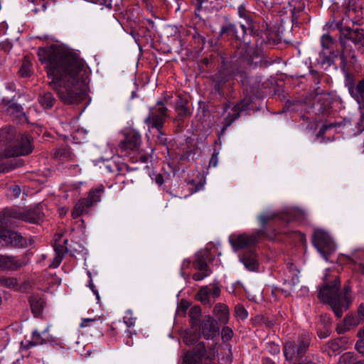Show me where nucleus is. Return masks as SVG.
<instances>
[{"mask_svg": "<svg viewBox=\"0 0 364 364\" xmlns=\"http://www.w3.org/2000/svg\"><path fill=\"white\" fill-rule=\"evenodd\" d=\"M38 56L60 100L65 104L80 101L87 78L84 61L76 54L55 48H39Z\"/></svg>", "mask_w": 364, "mask_h": 364, "instance_id": "obj_1", "label": "nucleus"}, {"mask_svg": "<svg viewBox=\"0 0 364 364\" xmlns=\"http://www.w3.org/2000/svg\"><path fill=\"white\" fill-rule=\"evenodd\" d=\"M323 284L318 294V299L323 303L328 304L338 318H341L343 311L347 310L352 299L350 296L351 287L346 285L343 288V295L340 293V278L335 274H325Z\"/></svg>", "mask_w": 364, "mask_h": 364, "instance_id": "obj_2", "label": "nucleus"}, {"mask_svg": "<svg viewBox=\"0 0 364 364\" xmlns=\"http://www.w3.org/2000/svg\"><path fill=\"white\" fill-rule=\"evenodd\" d=\"M232 77H235L240 81L242 86L247 90L250 87L254 90L258 87L257 79L249 76L247 70L242 67H237L235 65L223 63L222 68L213 77L215 82L214 90L220 97L225 96V90L230 89V82Z\"/></svg>", "mask_w": 364, "mask_h": 364, "instance_id": "obj_3", "label": "nucleus"}, {"mask_svg": "<svg viewBox=\"0 0 364 364\" xmlns=\"http://www.w3.org/2000/svg\"><path fill=\"white\" fill-rule=\"evenodd\" d=\"M310 337L304 334L294 341H287L284 346V355L287 360L298 361V363L304 360L303 355L309 349Z\"/></svg>", "mask_w": 364, "mask_h": 364, "instance_id": "obj_4", "label": "nucleus"}, {"mask_svg": "<svg viewBox=\"0 0 364 364\" xmlns=\"http://www.w3.org/2000/svg\"><path fill=\"white\" fill-rule=\"evenodd\" d=\"M312 243L322 257L327 260L328 256L336 249V245L327 232L316 229L312 235Z\"/></svg>", "mask_w": 364, "mask_h": 364, "instance_id": "obj_5", "label": "nucleus"}, {"mask_svg": "<svg viewBox=\"0 0 364 364\" xmlns=\"http://www.w3.org/2000/svg\"><path fill=\"white\" fill-rule=\"evenodd\" d=\"M167 108L161 101L157 102L156 105L149 109V115L144 119V123L147 124L149 129H161L164 124L168 117Z\"/></svg>", "mask_w": 364, "mask_h": 364, "instance_id": "obj_6", "label": "nucleus"}, {"mask_svg": "<svg viewBox=\"0 0 364 364\" xmlns=\"http://www.w3.org/2000/svg\"><path fill=\"white\" fill-rule=\"evenodd\" d=\"M267 237L263 230L254 232L251 235H233L229 237V241L235 251L251 247L259 240Z\"/></svg>", "mask_w": 364, "mask_h": 364, "instance_id": "obj_7", "label": "nucleus"}, {"mask_svg": "<svg viewBox=\"0 0 364 364\" xmlns=\"http://www.w3.org/2000/svg\"><path fill=\"white\" fill-rule=\"evenodd\" d=\"M214 358L212 350H206L205 345L200 342L197 343L191 354H186L183 358V364H208Z\"/></svg>", "mask_w": 364, "mask_h": 364, "instance_id": "obj_8", "label": "nucleus"}, {"mask_svg": "<svg viewBox=\"0 0 364 364\" xmlns=\"http://www.w3.org/2000/svg\"><path fill=\"white\" fill-rule=\"evenodd\" d=\"M250 104V100H244L237 105H232V103L229 102L225 105L222 134L224 133L226 129L240 117L241 111L245 110L248 108Z\"/></svg>", "mask_w": 364, "mask_h": 364, "instance_id": "obj_9", "label": "nucleus"}, {"mask_svg": "<svg viewBox=\"0 0 364 364\" xmlns=\"http://www.w3.org/2000/svg\"><path fill=\"white\" fill-rule=\"evenodd\" d=\"M32 150L31 136L28 134H22L12 145L6 148V153L9 157H14L29 154Z\"/></svg>", "mask_w": 364, "mask_h": 364, "instance_id": "obj_10", "label": "nucleus"}, {"mask_svg": "<svg viewBox=\"0 0 364 364\" xmlns=\"http://www.w3.org/2000/svg\"><path fill=\"white\" fill-rule=\"evenodd\" d=\"M28 240L17 232L2 230L0 232V250L9 247H25Z\"/></svg>", "mask_w": 364, "mask_h": 364, "instance_id": "obj_11", "label": "nucleus"}, {"mask_svg": "<svg viewBox=\"0 0 364 364\" xmlns=\"http://www.w3.org/2000/svg\"><path fill=\"white\" fill-rule=\"evenodd\" d=\"M68 240L63 239L62 235H55L54 238V243L53 245L55 251V257L53 261L49 264V267L52 268L58 267L65 252L69 251L68 247Z\"/></svg>", "mask_w": 364, "mask_h": 364, "instance_id": "obj_12", "label": "nucleus"}, {"mask_svg": "<svg viewBox=\"0 0 364 364\" xmlns=\"http://www.w3.org/2000/svg\"><path fill=\"white\" fill-rule=\"evenodd\" d=\"M200 334L207 340L215 341L220 332V328L217 322L210 316L204 318L200 324Z\"/></svg>", "mask_w": 364, "mask_h": 364, "instance_id": "obj_13", "label": "nucleus"}, {"mask_svg": "<svg viewBox=\"0 0 364 364\" xmlns=\"http://www.w3.org/2000/svg\"><path fill=\"white\" fill-rule=\"evenodd\" d=\"M141 143V135L135 130L127 132L124 139L119 144L124 151H137Z\"/></svg>", "mask_w": 364, "mask_h": 364, "instance_id": "obj_14", "label": "nucleus"}, {"mask_svg": "<svg viewBox=\"0 0 364 364\" xmlns=\"http://www.w3.org/2000/svg\"><path fill=\"white\" fill-rule=\"evenodd\" d=\"M210 251L208 249L198 251L195 255L193 267L195 269L201 272H213L214 269L210 267L211 264H208L210 258Z\"/></svg>", "mask_w": 364, "mask_h": 364, "instance_id": "obj_15", "label": "nucleus"}, {"mask_svg": "<svg viewBox=\"0 0 364 364\" xmlns=\"http://www.w3.org/2000/svg\"><path fill=\"white\" fill-rule=\"evenodd\" d=\"M347 87L350 96L360 107H364V77L356 84L353 82H348Z\"/></svg>", "mask_w": 364, "mask_h": 364, "instance_id": "obj_16", "label": "nucleus"}, {"mask_svg": "<svg viewBox=\"0 0 364 364\" xmlns=\"http://www.w3.org/2000/svg\"><path fill=\"white\" fill-rule=\"evenodd\" d=\"M0 285L15 290L26 291L31 287V283L26 282L23 284H18L15 277L6 274H0Z\"/></svg>", "mask_w": 364, "mask_h": 364, "instance_id": "obj_17", "label": "nucleus"}, {"mask_svg": "<svg viewBox=\"0 0 364 364\" xmlns=\"http://www.w3.org/2000/svg\"><path fill=\"white\" fill-rule=\"evenodd\" d=\"M24 265V262L14 256L0 255V268L3 270L16 271Z\"/></svg>", "mask_w": 364, "mask_h": 364, "instance_id": "obj_18", "label": "nucleus"}, {"mask_svg": "<svg viewBox=\"0 0 364 364\" xmlns=\"http://www.w3.org/2000/svg\"><path fill=\"white\" fill-rule=\"evenodd\" d=\"M92 207L91 202L85 198H81L75 204L71 215L74 219L77 218L84 214H87Z\"/></svg>", "mask_w": 364, "mask_h": 364, "instance_id": "obj_19", "label": "nucleus"}, {"mask_svg": "<svg viewBox=\"0 0 364 364\" xmlns=\"http://www.w3.org/2000/svg\"><path fill=\"white\" fill-rule=\"evenodd\" d=\"M213 315L220 323H228L230 317L228 306L223 304H217L213 309Z\"/></svg>", "mask_w": 364, "mask_h": 364, "instance_id": "obj_20", "label": "nucleus"}, {"mask_svg": "<svg viewBox=\"0 0 364 364\" xmlns=\"http://www.w3.org/2000/svg\"><path fill=\"white\" fill-rule=\"evenodd\" d=\"M257 255L252 250L245 252L240 258V261L244 264L248 271L255 272L257 269Z\"/></svg>", "mask_w": 364, "mask_h": 364, "instance_id": "obj_21", "label": "nucleus"}, {"mask_svg": "<svg viewBox=\"0 0 364 364\" xmlns=\"http://www.w3.org/2000/svg\"><path fill=\"white\" fill-rule=\"evenodd\" d=\"M29 302L34 316H40L46 305L44 299L38 296H32L30 297Z\"/></svg>", "mask_w": 364, "mask_h": 364, "instance_id": "obj_22", "label": "nucleus"}, {"mask_svg": "<svg viewBox=\"0 0 364 364\" xmlns=\"http://www.w3.org/2000/svg\"><path fill=\"white\" fill-rule=\"evenodd\" d=\"M346 39L350 40L355 46H363L364 34L359 29H348L344 34Z\"/></svg>", "mask_w": 364, "mask_h": 364, "instance_id": "obj_23", "label": "nucleus"}, {"mask_svg": "<svg viewBox=\"0 0 364 364\" xmlns=\"http://www.w3.org/2000/svg\"><path fill=\"white\" fill-rule=\"evenodd\" d=\"M51 340V336H43L38 330H34L32 332L31 340L28 341V343L26 345V348L43 345Z\"/></svg>", "mask_w": 364, "mask_h": 364, "instance_id": "obj_24", "label": "nucleus"}, {"mask_svg": "<svg viewBox=\"0 0 364 364\" xmlns=\"http://www.w3.org/2000/svg\"><path fill=\"white\" fill-rule=\"evenodd\" d=\"M195 326L191 325V327L186 331L183 334V341L188 346L196 344L200 337V332L197 328H195Z\"/></svg>", "mask_w": 364, "mask_h": 364, "instance_id": "obj_25", "label": "nucleus"}, {"mask_svg": "<svg viewBox=\"0 0 364 364\" xmlns=\"http://www.w3.org/2000/svg\"><path fill=\"white\" fill-rule=\"evenodd\" d=\"M349 259L358 266L356 271L364 273V263L360 262V260L364 259V247L355 250L351 253Z\"/></svg>", "mask_w": 364, "mask_h": 364, "instance_id": "obj_26", "label": "nucleus"}, {"mask_svg": "<svg viewBox=\"0 0 364 364\" xmlns=\"http://www.w3.org/2000/svg\"><path fill=\"white\" fill-rule=\"evenodd\" d=\"M9 215L32 223H36L41 219L40 215H36L32 211H25L21 213H17L16 212L9 213Z\"/></svg>", "mask_w": 364, "mask_h": 364, "instance_id": "obj_27", "label": "nucleus"}, {"mask_svg": "<svg viewBox=\"0 0 364 364\" xmlns=\"http://www.w3.org/2000/svg\"><path fill=\"white\" fill-rule=\"evenodd\" d=\"M175 110L178 114L176 120L180 121L182 120L183 118L188 117L191 114V112L188 107L187 106V102L182 100H179L175 106Z\"/></svg>", "mask_w": 364, "mask_h": 364, "instance_id": "obj_28", "label": "nucleus"}, {"mask_svg": "<svg viewBox=\"0 0 364 364\" xmlns=\"http://www.w3.org/2000/svg\"><path fill=\"white\" fill-rule=\"evenodd\" d=\"M104 186L98 185L97 187L93 188L90 191L88 196L85 199L87 200V201L91 202L92 205L93 206L95 203L100 201L101 196L104 193Z\"/></svg>", "mask_w": 364, "mask_h": 364, "instance_id": "obj_29", "label": "nucleus"}, {"mask_svg": "<svg viewBox=\"0 0 364 364\" xmlns=\"http://www.w3.org/2000/svg\"><path fill=\"white\" fill-rule=\"evenodd\" d=\"M338 364H364V360L358 359L353 353L347 352L339 358Z\"/></svg>", "mask_w": 364, "mask_h": 364, "instance_id": "obj_30", "label": "nucleus"}, {"mask_svg": "<svg viewBox=\"0 0 364 364\" xmlns=\"http://www.w3.org/2000/svg\"><path fill=\"white\" fill-rule=\"evenodd\" d=\"M38 101L44 108L50 109L53 106L56 100L51 92H47L39 96Z\"/></svg>", "mask_w": 364, "mask_h": 364, "instance_id": "obj_31", "label": "nucleus"}, {"mask_svg": "<svg viewBox=\"0 0 364 364\" xmlns=\"http://www.w3.org/2000/svg\"><path fill=\"white\" fill-rule=\"evenodd\" d=\"M54 157L63 161L70 160L73 157V154L68 147H60L56 149L53 153Z\"/></svg>", "mask_w": 364, "mask_h": 364, "instance_id": "obj_32", "label": "nucleus"}, {"mask_svg": "<svg viewBox=\"0 0 364 364\" xmlns=\"http://www.w3.org/2000/svg\"><path fill=\"white\" fill-rule=\"evenodd\" d=\"M197 299L203 304H210L212 300L209 294V287H201L197 293Z\"/></svg>", "mask_w": 364, "mask_h": 364, "instance_id": "obj_33", "label": "nucleus"}, {"mask_svg": "<svg viewBox=\"0 0 364 364\" xmlns=\"http://www.w3.org/2000/svg\"><path fill=\"white\" fill-rule=\"evenodd\" d=\"M15 134L14 128L9 127L0 129V142H7L10 141Z\"/></svg>", "mask_w": 364, "mask_h": 364, "instance_id": "obj_34", "label": "nucleus"}, {"mask_svg": "<svg viewBox=\"0 0 364 364\" xmlns=\"http://www.w3.org/2000/svg\"><path fill=\"white\" fill-rule=\"evenodd\" d=\"M201 314L200 307L198 306H193L189 311V316L192 326H196Z\"/></svg>", "mask_w": 364, "mask_h": 364, "instance_id": "obj_35", "label": "nucleus"}, {"mask_svg": "<svg viewBox=\"0 0 364 364\" xmlns=\"http://www.w3.org/2000/svg\"><path fill=\"white\" fill-rule=\"evenodd\" d=\"M235 316L240 320H245L247 318L248 313L245 307L241 304H237L235 307Z\"/></svg>", "mask_w": 364, "mask_h": 364, "instance_id": "obj_36", "label": "nucleus"}, {"mask_svg": "<svg viewBox=\"0 0 364 364\" xmlns=\"http://www.w3.org/2000/svg\"><path fill=\"white\" fill-rule=\"evenodd\" d=\"M124 324L131 328L135 325L136 318L133 316V312L131 310H127L123 317Z\"/></svg>", "mask_w": 364, "mask_h": 364, "instance_id": "obj_37", "label": "nucleus"}, {"mask_svg": "<svg viewBox=\"0 0 364 364\" xmlns=\"http://www.w3.org/2000/svg\"><path fill=\"white\" fill-rule=\"evenodd\" d=\"M19 73L21 76L23 77H27L31 75V63L28 60H24L20 68Z\"/></svg>", "mask_w": 364, "mask_h": 364, "instance_id": "obj_38", "label": "nucleus"}, {"mask_svg": "<svg viewBox=\"0 0 364 364\" xmlns=\"http://www.w3.org/2000/svg\"><path fill=\"white\" fill-rule=\"evenodd\" d=\"M236 33H237V29H236L235 26L231 23L224 25L221 27V30H220L221 35L228 34L231 36H235Z\"/></svg>", "mask_w": 364, "mask_h": 364, "instance_id": "obj_39", "label": "nucleus"}, {"mask_svg": "<svg viewBox=\"0 0 364 364\" xmlns=\"http://www.w3.org/2000/svg\"><path fill=\"white\" fill-rule=\"evenodd\" d=\"M233 336V331L231 328L228 326H224L221 331L222 340L224 342H227L231 340Z\"/></svg>", "mask_w": 364, "mask_h": 364, "instance_id": "obj_40", "label": "nucleus"}, {"mask_svg": "<svg viewBox=\"0 0 364 364\" xmlns=\"http://www.w3.org/2000/svg\"><path fill=\"white\" fill-rule=\"evenodd\" d=\"M321 43L323 49H328L333 43V38L328 34H323L321 38Z\"/></svg>", "mask_w": 364, "mask_h": 364, "instance_id": "obj_41", "label": "nucleus"}, {"mask_svg": "<svg viewBox=\"0 0 364 364\" xmlns=\"http://www.w3.org/2000/svg\"><path fill=\"white\" fill-rule=\"evenodd\" d=\"M276 215L273 213H265L262 214L259 217V220L262 226H264L265 224L272 220Z\"/></svg>", "mask_w": 364, "mask_h": 364, "instance_id": "obj_42", "label": "nucleus"}, {"mask_svg": "<svg viewBox=\"0 0 364 364\" xmlns=\"http://www.w3.org/2000/svg\"><path fill=\"white\" fill-rule=\"evenodd\" d=\"M9 191L10 196L14 197L15 198L19 197L21 194V188L17 185H14L11 186L9 189Z\"/></svg>", "mask_w": 364, "mask_h": 364, "instance_id": "obj_43", "label": "nucleus"}, {"mask_svg": "<svg viewBox=\"0 0 364 364\" xmlns=\"http://www.w3.org/2000/svg\"><path fill=\"white\" fill-rule=\"evenodd\" d=\"M98 320V318H82V321L80 324V328H85L88 327L92 325V323H95Z\"/></svg>", "mask_w": 364, "mask_h": 364, "instance_id": "obj_44", "label": "nucleus"}, {"mask_svg": "<svg viewBox=\"0 0 364 364\" xmlns=\"http://www.w3.org/2000/svg\"><path fill=\"white\" fill-rule=\"evenodd\" d=\"M218 155L219 152L214 149L212 156L210 159L209 166L213 167H216L218 163Z\"/></svg>", "mask_w": 364, "mask_h": 364, "instance_id": "obj_45", "label": "nucleus"}, {"mask_svg": "<svg viewBox=\"0 0 364 364\" xmlns=\"http://www.w3.org/2000/svg\"><path fill=\"white\" fill-rule=\"evenodd\" d=\"M209 294L211 299H215L220 296V289L217 287H209Z\"/></svg>", "mask_w": 364, "mask_h": 364, "instance_id": "obj_46", "label": "nucleus"}, {"mask_svg": "<svg viewBox=\"0 0 364 364\" xmlns=\"http://www.w3.org/2000/svg\"><path fill=\"white\" fill-rule=\"evenodd\" d=\"M350 329V328L344 321L343 323L338 324L336 327V331L338 334L344 333Z\"/></svg>", "mask_w": 364, "mask_h": 364, "instance_id": "obj_47", "label": "nucleus"}, {"mask_svg": "<svg viewBox=\"0 0 364 364\" xmlns=\"http://www.w3.org/2000/svg\"><path fill=\"white\" fill-rule=\"evenodd\" d=\"M238 14L241 18H243L245 19L248 20L250 18V16L247 14V11L243 5H240L238 7Z\"/></svg>", "mask_w": 364, "mask_h": 364, "instance_id": "obj_48", "label": "nucleus"}, {"mask_svg": "<svg viewBox=\"0 0 364 364\" xmlns=\"http://www.w3.org/2000/svg\"><path fill=\"white\" fill-rule=\"evenodd\" d=\"M158 132V136L156 139L157 143L161 145H164L166 143V138L165 137L164 134L162 133L161 129L157 130Z\"/></svg>", "mask_w": 364, "mask_h": 364, "instance_id": "obj_49", "label": "nucleus"}, {"mask_svg": "<svg viewBox=\"0 0 364 364\" xmlns=\"http://www.w3.org/2000/svg\"><path fill=\"white\" fill-rule=\"evenodd\" d=\"M355 349L360 353L364 355V339H359L355 343Z\"/></svg>", "mask_w": 364, "mask_h": 364, "instance_id": "obj_50", "label": "nucleus"}, {"mask_svg": "<svg viewBox=\"0 0 364 364\" xmlns=\"http://www.w3.org/2000/svg\"><path fill=\"white\" fill-rule=\"evenodd\" d=\"M268 350L272 354H277L280 351L279 346L278 345H276L274 343L269 344L268 346Z\"/></svg>", "mask_w": 364, "mask_h": 364, "instance_id": "obj_51", "label": "nucleus"}, {"mask_svg": "<svg viewBox=\"0 0 364 364\" xmlns=\"http://www.w3.org/2000/svg\"><path fill=\"white\" fill-rule=\"evenodd\" d=\"M350 328L357 325L355 319L352 316H346L343 321Z\"/></svg>", "mask_w": 364, "mask_h": 364, "instance_id": "obj_52", "label": "nucleus"}, {"mask_svg": "<svg viewBox=\"0 0 364 364\" xmlns=\"http://www.w3.org/2000/svg\"><path fill=\"white\" fill-rule=\"evenodd\" d=\"M88 287L92 290V291L94 293V294L96 296L97 300L99 301L100 300L99 293H98L97 290L95 289V285H94L91 278H90V279L89 281Z\"/></svg>", "mask_w": 364, "mask_h": 364, "instance_id": "obj_53", "label": "nucleus"}, {"mask_svg": "<svg viewBox=\"0 0 364 364\" xmlns=\"http://www.w3.org/2000/svg\"><path fill=\"white\" fill-rule=\"evenodd\" d=\"M155 182L159 185L161 186L164 183V177L161 174H157L155 177Z\"/></svg>", "mask_w": 364, "mask_h": 364, "instance_id": "obj_54", "label": "nucleus"}, {"mask_svg": "<svg viewBox=\"0 0 364 364\" xmlns=\"http://www.w3.org/2000/svg\"><path fill=\"white\" fill-rule=\"evenodd\" d=\"M298 364H316V363L315 362H314L310 357L306 356V357H305L304 360H302Z\"/></svg>", "mask_w": 364, "mask_h": 364, "instance_id": "obj_55", "label": "nucleus"}, {"mask_svg": "<svg viewBox=\"0 0 364 364\" xmlns=\"http://www.w3.org/2000/svg\"><path fill=\"white\" fill-rule=\"evenodd\" d=\"M330 335V332L328 330H326L325 331L322 332V331H318V336L321 338H325L326 337H328V336Z\"/></svg>", "mask_w": 364, "mask_h": 364, "instance_id": "obj_56", "label": "nucleus"}, {"mask_svg": "<svg viewBox=\"0 0 364 364\" xmlns=\"http://www.w3.org/2000/svg\"><path fill=\"white\" fill-rule=\"evenodd\" d=\"M87 134V132L86 130L83 129H78L75 133V135L73 136V139H78V135H85Z\"/></svg>", "mask_w": 364, "mask_h": 364, "instance_id": "obj_57", "label": "nucleus"}, {"mask_svg": "<svg viewBox=\"0 0 364 364\" xmlns=\"http://www.w3.org/2000/svg\"><path fill=\"white\" fill-rule=\"evenodd\" d=\"M330 347L334 350H339V345L336 341H332L329 343Z\"/></svg>", "mask_w": 364, "mask_h": 364, "instance_id": "obj_58", "label": "nucleus"}, {"mask_svg": "<svg viewBox=\"0 0 364 364\" xmlns=\"http://www.w3.org/2000/svg\"><path fill=\"white\" fill-rule=\"evenodd\" d=\"M279 218H280L281 220H285V221H287V222L290 221V220H291V216L289 215V213H288V214H284V215H279Z\"/></svg>", "mask_w": 364, "mask_h": 364, "instance_id": "obj_59", "label": "nucleus"}, {"mask_svg": "<svg viewBox=\"0 0 364 364\" xmlns=\"http://www.w3.org/2000/svg\"><path fill=\"white\" fill-rule=\"evenodd\" d=\"M193 1L196 3V4H197V6H198V9H201V7H202V5H203L204 3L208 2L209 0H193Z\"/></svg>", "mask_w": 364, "mask_h": 364, "instance_id": "obj_60", "label": "nucleus"}, {"mask_svg": "<svg viewBox=\"0 0 364 364\" xmlns=\"http://www.w3.org/2000/svg\"><path fill=\"white\" fill-rule=\"evenodd\" d=\"M358 336L360 339H364V325L358 332Z\"/></svg>", "mask_w": 364, "mask_h": 364, "instance_id": "obj_61", "label": "nucleus"}, {"mask_svg": "<svg viewBox=\"0 0 364 364\" xmlns=\"http://www.w3.org/2000/svg\"><path fill=\"white\" fill-rule=\"evenodd\" d=\"M190 264H191V262L189 260L185 259L182 264V269H187Z\"/></svg>", "mask_w": 364, "mask_h": 364, "instance_id": "obj_62", "label": "nucleus"}, {"mask_svg": "<svg viewBox=\"0 0 364 364\" xmlns=\"http://www.w3.org/2000/svg\"><path fill=\"white\" fill-rule=\"evenodd\" d=\"M358 314L363 318H364V306L363 305L359 306Z\"/></svg>", "mask_w": 364, "mask_h": 364, "instance_id": "obj_63", "label": "nucleus"}, {"mask_svg": "<svg viewBox=\"0 0 364 364\" xmlns=\"http://www.w3.org/2000/svg\"><path fill=\"white\" fill-rule=\"evenodd\" d=\"M262 364H275L271 359L265 358L262 360Z\"/></svg>", "mask_w": 364, "mask_h": 364, "instance_id": "obj_64", "label": "nucleus"}]
</instances>
